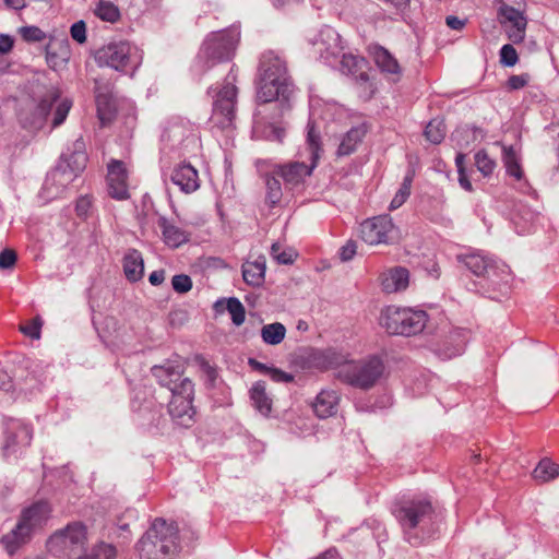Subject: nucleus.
<instances>
[{"mask_svg": "<svg viewBox=\"0 0 559 559\" xmlns=\"http://www.w3.org/2000/svg\"><path fill=\"white\" fill-rule=\"evenodd\" d=\"M392 513L397 521L404 539L412 546H419L432 537L436 527V511L427 498H403L395 502Z\"/></svg>", "mask_w": 559, "mask_h": 559, "instance_id": "nucleus-1", "label": "nucleus"}, {"mask_svg": "<svg viewBox=\"0 0 559 559\" xmlns=\"http://www.w3.org/2000/svg\"><path fill=\"white\" fill-rule=\"evenodd\" d=\"M292 93L286 61L272 50L263 52L259 63L258 103H272L280 97L287 100Z\"/></svg>", "mask_w": 559, "mask_h": 559, "instance_id": "nucleus-2", "label": "nucleus"}, {"mask_svg": "<svg viewBox=\"0 0 559 559\" xmlns=\"http://www.w3.org/2000/svg\"><path fill=\"white\" fill-rule=\"evenodd\" d=\"M307 129L306 146L299 153L300 157L306 159L277 165L274 168V174L281 177L289 189L302 187L306 179L311 176L321 157L322 148L320 134L310 122Z\"/></svg>", "mask_w": 559, "mask_h": 559, "instance_id": "nucleus-3", "label": "nucleus"}, {"mask_svg": "<svg viewBox=\"0 0 559 559\" xmlns=\"http://www.w3.org/2000/svg\"><path fill=\"white\" fill-rule=\"evenodd\" d=\"M140 559H174L179 551L178 527L155 519L138 543Z\"/></svg>", "mask_w": 559, "mask_h": 559, "instance_id": "nucleus-4", "label": "nucleus"}, {"mask_svg": "<svg viewBox=\"0 0 559 559\" xmlns=\"http://www.w3.org/2000/svg\"><path fill=\"white\" fill-rule=\"evenodd\" d=\"M464 266L480 278L479 285L484 293L502 292L509 286L511 275L509 266L497 262L479 252L457 257Z\"/></svg>", "mask_w": 559, "mask_h": 559, "instance_id": "nucleus-5", "label": "nucleus"}, {"mask_svg": "<svg viewBox=\"0 0 559 559\" xmlns=\"http://www.w3.org/2000/svg\"><path fill=\"white\" fill-rule=\"evenodd\" d=\"M51 510L47 502L39 501L25 509L15 527L3 535L1 543L9 554H13L21 545L27 543L36 528L49 518Z\"/></svg>", "mask_w": 559, "mask_h": 559, "instance_id": "nucleus-6", "label": "nucleus"}, {"mask_svg": "<svg viewBox=\"0 0 559 559\" xmlns=\"http://www.w3.org/2000/svg\"><path fill=\"white\" fill-rule=\"evenodd\" d=\"M427 319L424 310L389 306L381 311L379 323L390 334L411 336L425 329Z\"/></svg>", "mask_w": 559, "mask_h": 559, "instance_id": "nucleus-7", "label": "nucleus"}, {"mask_svg": "<svg viewBox=\"0 0 559 559\" xmlns=\"http://www.w3.org/2000/svg\"><path fill=\"white\" fill-rule=\"evenodd\" d=\"M239 36V31L236 27L212 33L203 43L199 53V62L202 63L201 72H205L218 62L230 60Z\"/></svg>", "mask_w": 559, "mask_h": 559, "instance_id": "nucleus-8", "label": "nucleus"}, {"mask_svg": "<svg viewBox=\"0 0 559 559\" xmlns=\"http://www.w3.org/2000/svg\"><path fill=\"white\" fill-rule=\"evenodd\" d=\"M236 80L237 75L230 68L222 86L218 90L210 87L207 91L209 94L214 93L211 121L221 129L230 128L236 116Z\"/></svg>", "mask_w": 559, "mask_h": 559, "instance_id": "nucleus-9", "label": "nucleus"}, {"mask_svg": "<svg viewBox=\"0 0 559 559\" xmlns=\"http://www.w3.org/2000/svg\"><path fill=\"white\" fill-rule=\"evenodd\" d=\"M385 370L379 356H370L364 360L343 365L338 368L337 378L354 388L369 390L381 379Z\"/></svg>", "mask_w": 559, "mask_h": 559, "instance_id": "nucleus-10", "label": "nucleus"}, {"mask_svg": "<svg viewBox=\"0 0 559 559\" xmlns=\"http://www.w3.org/2000/svg\"><path fill=\"white\" fill-rule=\"evenodd\" d=\"M86 542V526L80 522H74L68 524L66 528L52 534L47 542V548L51 554L58 557H79Z\"/></svg>", "mask_w": 559, "mask_h": 559, "instance_id": "nucleus-11", "label": "nucleus"}, {"mask_svg": "<svg viewBox=\"0 0 559 559\" xmlns=\"http://www.w3.org/2000/svg\"><path fill=\"white\" fill-rule=\"evenodd\" d=\"M95 60L99 67H109L116 71L132 72L140 66L141 58L135 48L127 41L109 43L96 51Z\"/></svg>", "mask_w": 559, "mask_h": 559, "instance_id": "nucleus-12", "label": "nucleus"}, {"mask_svg": "<svg viewBox=\"0 0 559 559\" xmlns=\"http://www.w3.org/2000/svg\"><path fill=\"white\" fill-rule=\"evenodd\" d=\"M193 397L194 384L189 378H182L179 384L174 385L168 413L176 425L181 427L193 425L195 416Z\"/></svg>", "mask_w": 559, "mask_h": 559, "instance_id": "nucleus-13", "label": "nucleus"}, {"mask_svg": "<svg viewBox=\"0 0 559 559\" xmlns=\"http://www.w3.org/2000/svg\"><path fill=\"white\" fill-rule=\"evenodd\" d=\"M3 435L2 453L7 459L21 454L31 444L33 438L32 428L14 418L5 420Z\"/></svg>", "mask_w": 559, "mask_h": 559, "instance_id": "nucleus-14", "label": "nucleus"}, {"mask_svg": "<svg viewBox=\"0 0 559 559\" xmlns=\"http://www.w3.org/2000/svg\"><path fill=\"white\" fill-rule=\"evenodd\" d=\"M162 141L170 148L189 152L197 146L198 135L194 127L181 118L171 119L164 129Z\"/></svg>", "mask_w": 559, "mask_h": 559, "instance_id": "nucleus-15", "label": "nucleus"}, {"mask_svg": "<svg viewBox=\"0 0 559 559\" xmlns=\"http://www.w3.org/2000/svg\"><path fill=\"white\" fill-rule=\"evenodd\" d=\"M359 231L361 239L370 246L389 243L392 240L394 224L389 215H379L364 221Z\"/></svg>", "mask_w": 559, "mask_h": 559, "instance_id": "nucleus-16", "label": "nucleus"}, {"mask_svg": "<svg viewBox=\"0 0 559 559\" xmlns=\"http://www.w3.org/2000/svg\"><path fill=\"white\" fill-rule=\"evenodd\" d=\"M58 99L59 95L56 92V94L45 96L32 110H23L20 114V122L22 127L32 132L41 130L46 126L48 116Z\"/></svg>", "mask_w": 559, "mask_h": 559, "instance_id": "nucleus-17", "label": "nucleus"}, {"mask_svg": "<svg viewBox=\"0 0 559 559\" xmlns=\"http://www.w3.org/2000/svg\"><path fill=\"white\" fill-rule=\"evenodd\" d=\"M500 22L508 33V37L514 44L523 41L527 21L524 13L507 3H502L498 10Z\"/></svg>", "mask_w": 559, "mask_h": 559, "instance_id": "nucleus-18", "label": "nucleus"}, {"mask_svg": "<svg viewBox=\"0 0 559 559\" xmlns=\"http://www.w3.org/2000/svg\"><path fill=\"white\" fill-rule=\"evenodd\" d=\"M316 52L325 62L331 59H336L341 56L344 47L341 41V36L331 26H324L320 29L316 40L313 41Z\"/></svg>", "mask_w": 559, "mask_h": 559, "instance_id": "nucleus-19", "label": "nucleus"}, {"mask_svg": "<svg viewBox=\"0 0 559 559\" xmlns=\"http://www.w3.org/2000/svg\"><path fill=\"white\" fill-rule=\"evenodd\" d=\"M107 183L110 197L117 200L129 198L127 169L121 160L111 159L108 164Z\"/></svg>", "mask_w": 559, "mask_h": 559, "instance_id": "nucleus-20", "label": "nucleus"}, {"mask_svg": "<svg viewBox=\"0 0 559 559\" xmlns=\"http://www.w3.org/2000/svg\"><path fill=\"white\" fill-rule=\"evenodd\" d=\"M71 49L68 38L50 37L46 45V61L52 70H61L69 62Z\"/></svg>", "mask_w": 559, "mask_h": 559, "instance_id": "nucleus-21", "label": "nucleus"}, {"mask_svg": "<svg viewBox=\"0 0 559 559\" xmlns=\"http://www.w3.org/2000/svg\"><path fill=\"white\" fill-rule=\"evenodd\" d=\"M170 180L185 193H192L200 188L198 170L191 164L182 163L176 166Z\"/></svg>", "mask_w": 559, "mask_h": 559, "instance_id": "nucleus-22", "label": "nucleus"}, {"mask_svg": "<svg viewBox=\"0 0 559 559\" xmlns=\"http://www.w3.org/2000/svg\"><path fill=\"white\" fill-rule=\"evenodd\" d=\"M379 280L384 293H400L405 290L409 285V272L406 267L394 266L382 272Z\"/></svg>", "mask_w": 559, "mask_h": 559, "instance_id": "nucleus-23", "label": "nucleus"}, {"mask_svg": "<svg viewBox=\"0 0 559 559\" xmlns=\"http://www.w3.org/2000/svg\"><path fill=\"white\" fill-rule=\"evenodd\" d=\"M468 336L463 329L453 330L436 349L442 359H451L464 353Z\"/></svg>", "mask_w": 559, "mask_h": 559, "instance_id": "nucleus-24", "label": "nucleus"}, {"mask_svg": "<svg viewBox=\"0 0 559 559\" xmlns=\"http://www.w3.org/2000/svg\"><path fill=\"white\" fill-rule=\"evenodd\" d=\"M74 179L73 174L68 173L63 164H58L48 175L44 183V189L51 198H59Z\"/></svg>", "mask_w": 559, "mask_h": 559, "instance_id": "nucleus-25", "label": "nucleus"}, {"mask_svg": "<svg viewBox=\"0 0 559 559\" xmlns=\"http://www.w3.org/2000/svg\"><path fill=\"white\" fill-rule=\"evenodd\" d=\"M371 56L380 71L391 76L393 82H396L402 73V69L397 60L382 46H374L371 48Z\"/></svg>", "mask_w": 559, "mask_h": 559, "instance_id": "nucleus-26", "label": "nucleus"}, {"mask_svg": "<svg viewBox=\"0 0 559 559\" xmlns=\"http://www.w3.org/2000/svg\"><path fill=\"white\" fill-rule=\"evenodd\" d=\"M86 163L87 155L85 153V143L82 139L75 140L71 153H63L59 162V164H63L67 167L68 173L73 174L74 178L85 168Z\"/></svg>", "mask_w": 559, "mask_h": 559, "instance_id": "nucleus-27", "label": "nucleus"}, {"mask_svg": "<svg viewBox=\"0 0 559 559\" xmlns=\"http://www.w3.org/2000/svg\"><path fill=\"white\" fill-rule=\"evenodd\" d=\"M311 365L320 370H328L345 365V356L334 348L312 349L309 355Z\"/></svg>", "mask_w": 559, "mask_h": 559, "instance_id": "nucleus-28", "label": "nucleus"}, {"mask_svg": "<svg viewBox=\"0 0 559 559\" xmlns=\"http://www.w3.org/2000/svg\"><path fill=\"white\" fill-rule=\"evenodd\" d=\"M242 278L253 287H260L265 280L266 259L263 254L258 255L253 261H246L242 264Z\"/></svg>", "mask_w": 559, "mask_h": 559, "instance_id": "nucleus-29", "label": "nucleus"}, {"mask_svg": "<svg viewBox=\"0 0 559 559\" xmlns=\"http://www.w3.org/2000/svg\"><path fill=\"white\" fill-rule=\"evenodd\" d=\"M157 225L162 229L164 242L170 248H178L190 239V234L187 230L176 226L164 216L158 218Z\"/></svg>", "mask_w": 559, "mask_h": 559, "instance_id": "nucleus-30", "label": "nucleus"}, {"mask_svg": "<svg viewBox=\"0 0 559 559\" xmlns=\"http://www.w3.org/2000/svg\"><path fill=\"white\" fill-rule=\"evenodd\" d=\"M340 396L334 390H322L316 397L312 407L319 418H328L336 414Z\"/></svg>", "mask_w": 559, "mask_h": 559, "instance_id": "nucleus-31", "label": "nucleus"}, {"mask_svg": "<svg viewBox=\"0 0 559 559\" xmlns=\"http://www.w3.org/2000/svg\"><path fill=\"white\" fill-rule=\"evenodd\" d=\"M512 223L519 235L533 231L535 224L539 221V214L532 211L524 204L516 205L512 214Z\"/></svg>", "mask_w": 559, "mask_h": 559, "instance_id": "nucleus-32", "label": "nucleus"}, {"mask_svg": "<svg viewBox=\"0 0 559 559\" xmlns=\"http://www.w3.org/2000/svg\"><path fill=\"white\" fill-rule=\"evenodd\" d=\"M97 116L103 126L110 123L117 114V104L111 93H97L96 95Z\"/></svg>", "mask_w": 559, "mask_h": 559, "instance_id": "nucleus-33", "label": "nucleus"}, {"mask_svg": "<svg viewBox=\"0 0 559 559\" xmlns=\"http://www.w3.org/2000/svg\"><path fill=\"white\" fill-rule=\"evenodd\" d=\"M123 271L126 277L131 282H136L142 278L144 274V262L142 254L138 250H129L124 255Z\"/></svg>", "mask_w": 559, "mask_h": 559, "instance_id": "nucleus-34", "label": "nucleus"}, {"mask_svg": "<svg viewBox=\"0 0 559 559\" xmlns=\"http://www.w3.org/2000/svg\"><path fill=\"white\" fill-rule=\"evenodd\" d=\"M250 400L253 407L263 416L272 411V399L266 394L265 382L257 381L250 389Z\"/></svg>", "mask_w": 559, "mask_h": 559, "instance_id": "nucleus-35", "label": "nucleus"}, {"mask_svg": "<svg viewBox=\"0 0 559 559\" xmlns=\"http://www.w3.org/2000/svg\"><path fill=\"white\" fill-rule=\"evenodd\" d=\"M365 135L366 129L364 126L353 127L342 138L336 154L338 156L350 155L356 151L358 144L362 141Z\"/></svg>", "mask_w": 559, "mask_h": 559, "instance_id": "nucleus-36", "label": "nucleus"}, {"mask_svg": "<svg viewBox=\"0 0 559 559\" xmlns=\"http://www.w3.org/2000/svg\"><path fill=\"white\" fill-rule=\"evenodd\" d=\"M152 373L159 384L168 388L171 393L174 385L179 384L182 380L180 371L173 366H154Z\"/></svg>", "mask_w": 559, "mask_h": 559, "instance_id": "nucleus-37", "label": "nucleus"}, {"mask_svg": "<svg viewBox=\"0 0 559 559\" xmlns=\"http://www.w3.org/2000/svg\"><path fill=\"white\" fill-rule=\"evenodd\" d=\"M286 332L285 325L281 322L264 324L261 328V338L266 345L275 346L284 341Z\"/></svg>", "mask_w": 559, "mask_h": 559, "instance_id": "nucleus-38", "label": "nucleus"}, {"mask_svg": "<svg viewBox=\"0 0 559 559\" xmlns=\"http://www.w3.org/2000/svg\"><path fill=\"white\" fill-rule=\"evenodd\" d=\"M502 160L509 176L514 177L516 180H521L523 178V170L519 156L512 146L503 147Z\"/></svg>", "mask_w": 559, "mask_h": 559, "instance_id": "nucleus-39", "label": "nucleus"}, {"mask_svg": "<svg viewBox=\"0 0 559 559\" xmlns=\"http://www.w3.org/2000/svg\"><path fill=\"white\" fill-rule=\"evenodd\" d=\"M559 476V465L549 459H543L533 471V477L537 481L547 483Z\"/></svg>", "mask_w": 559, "mask_h": 559, "instance_id": "nucleus-40", "label": "nucleus"}, {"mask_svg": "<svg viewBox=\"0 0 559 559\" xmlns=\"http://www.w3.org/2000/svg\"><path fill=\"white\" fill-rule=\"evenodd\" d=\"M116 555L117 550L115 546L100 542L79 555V559H115Z\"/></svg>", "mask_w": 559, "mask_h": 559, "instance_id": "nucleus-41", "label": "nucleus"}, {"mask_svg": "<svg viewBox=\"0 0 559 559\" xmlns=\"http://www.w3.org/2000/svg\"><path fill=\"white\" fill-rule=\"evenodd\" d=\"M275 174L272 176H266L265 186H266V202L271 206H275L280 203L283 197L282 185L280 179Z\"/></svg>", "mask_w": 559, "mask_h": 559, "instance_id": "nucleus-42", "label": "nucleus"}, {"mask_svg": "<svg viewBox=\"0 0 559 559\" xmlns=\"http://www.w3.org/2000/svg\"><path fill=\"white\" fill-rule=\"evenodd\" d=\"M447 130L443 120L432 119L425 128L424 134L432 144H439L443 141Z\"/></svg>", "mask_w": 559, "mask_h": 559, "instance_id": "nucleus-43", "label": "nucleus"}, {"mask_svg": "<svg viewBox=\"0 0 559 559\" xmlns=\"http://www.w3.org/2000/svg\"><path fill=\"white\" fill-rule=\"evenodd\" d=\"M412 182H413V173L408 171L406 174V176L404 177L400 189L397 190V192L395 193V195L393 197V199L390 203V210H396L405 203V201L411 195Z\"/></svg>", "mask_w": 559, "mask_h": 559, "instance_id": "nucleus-44", "label": "nucleus"}, {"mask_svg": "<svg viewBox=\"0 0 559 559\" xmlns=\"http://www.w3.org/2000/svg\"><path fill=\"white\" fill-rule=\"evenodd\" d=\"M95 14L103 21L110 23L116 22L120 16L118 8L112 2L105 0H99L95 8Z\"/></svg>", "mask_w": 559, "mask_h": 559, "instance_id": "nucleus-45", "label": "nucleus"}, {"mask_svg": "<svg viewBox=\"0 0 559 559\" xmlns=\"http://www.w3.org/2000/svg\"><path fill=\"white\" fill-rule=\"evenodd\" d=\"M226 309L230 314L231 321L235 325H241L246 320V309L241 301L236 297L227 299Z\"/></svg>", "mask_w": 559, "mask_h": 559, "instance_id": "nucleus-46", "label": "nucleus"}, {"mask_svg": "<svg viewBox=\"0 0 559 559\" xmlns=\"http://www.w3.org/2000/svg\"><path fill=\"white\" fill-rule=\"evenodd\" d=\"M271 255L278 264H293L298 257L294 249L282 250V246L278 242H274L271 246Z\"/></svg>", "mask_w": 559, "mask_h": 559, "instance_id": "nucleus-47", "label": "nucleus"}, {"mask_svg": "<svg viewBox=\"0 0 559 559\" xmlns=\"http://www.w3.org/2000/svg\"><path fill=\"white\" fill-rule=\"evenodd\" d=\"M71 107H72V102L67 98L61 99L56 104L50 129L57 128L64 122V120L67 119V117L69 115Z\"/></svg>", "mask_w": 559, "mask_h": 559, "instance_id": "nucleus-48", "label": "nucleus"}, {"mask_svg": "<svg viewBox=\"0 0 559 559\" xmlns=\"http://www.w3.org/2000/svg\"><path fill=\"white\" fill-rule=\"evenodd\" d=\"M19 34L26 43H41L47 38V34L35 25L21 27Z\"/></svg>", "mask_w": 559, "mask_h": 559, "instance_id": "nucleus-49", "label": "nucleus"}, {"mask_svg": "<svg viewBox=\"0 0 559 559\" xmlns=\"http://www.w3.org/2000/svg\"><path fill=\"white\" fill-rule=\"evenodd\" d=\"M475 164L484 176L490 175L496 166L495 160L491 159L485 151H479L475 154Z\"/></svg>", "mask_w": 559, "mask_h": 559, "instance_id": "nucleus-50", "label": "nucleus"}, {"mask_svg": "<svg viewBox=\"0 0 559 559\" xmlns=\"http://www.w3.org/2000/svg\"><path fill=\"white\" fill-rule=\"evenodd\" d=\"M519 60L518 52L515 48L510 45L506 44L500 49V62L506 67H513L516 64Z\"/></svg>", "mask_w": 559, "mask_h": 559, "instance_id": "nucleus-51", "label": "nucleus"}, {"mask_svg": "<svg viewBox=\"0 0 559 559\" xmlns=\"http://www.w3.org/2000/svg\"><path fill=\"white\" fill-rule=\"evenodd\" d=\"M173 289L179 294H186L192 288V280L186 274H177L171 278Z\"/></svg>", "mask_w": 559, "mask_h": 559, "instance_id": "nucleus-52", "label": "nucleus"}, {"mask_svg": "<svg viewBox=\"0 0 559 559\" xmlns=\"http://www.w3.org/2000/svg\"><path fill=\"white\" fill-rule=\"evenodd\" d=\"M20 330L24 335L33 340H38L40 337L41 320L39 318H35L22 325Z\"/></svg>", "mask_w": 559, "mask_h": 559, "instance_id": "nucleus-53", "label": "nucleus"}, {"mask_svg": "<svg viewBox=\"0 0 559 559\" xmlns=\"http://www.w3.org/2000/svg\"><path fill=\"white\" fill-rule=\"evenodd\" d=\"M71 37L79 44L86 41V24L84 21H78L70 28Z\"/></svg>", "mask_w": 559, "mask_h": 559, "instance_id": "nucleus-54", "label": "nucleus"}, {"mask_svg": "<svg viewBox=\"0 0 559 559\" xmlns=\"http://www.w3.org/2000/svg\"><path fill=\"white\" fill-rule=\"evenodd\" d=\"M356 252H357V242L353 239H349L346 241V243L344 246L341 247L340 252H338L340 259L343 262H348L355 257Z\"/></svg>", "mask_w": 559, "mask_h": 559, "instance_id": "nucleus-55", "label": "nucleus"}, {"mask_svg": "<svg viewBox=\"0 0 559 559\" xmlns=\"http://www.w3.org/2000/svg\"><path fill=\"white\" fill-rule=\"evenodd\" d=\"M17 260V255L12 249H4L0 252V269H12Z\"/></svg>", "mask_w": 559, "mask_h": 559, "instance_id": "nucleus-56", "label": "nucleus"}, {"mask_svg": "<svg viewBox=\"0 0 559 559\" xmlns=\"http://www.w3.org/2000/svg\"><path fill=\"white\" fill-rule=\"evenodd\" d=\"M528 74L511 75L508 80V87L514 91L523 88L528 83Z\"/></svg>", "mask_w": 559, "mask_h": 559, "instance_id": "nucleus-57", "label": "nucleus"}, {"mask_svg": "<svg viewBox=\"0 0 559 559\" xmlns=\"http://www.w3.org/2000/svg\"><path fill=\"white\" fill-rule=\"evenodd\" d=\"M269 377L274 382H283V383H289L294 380V376L290 373H287L281 369L272 367L271 372L269 373Z\"/></svg>", "mask_w": 559, "mask_h": 559, "instance_id": "nucleus-58", "label": "nucleus"}, {"mask_svg": "<svg viewBox=\"0 0 559 559\" xmlns=\"http://www.w3.org/2000/svg\"><path fill=\"white\" fill-rule=\"evenodd\" d=\"M91 200L88 197H81L76 201L75 211L79 216H85L91 207Z\"/></svg>", "mask_w": 559, "mask_h": 559, "instance_id": "nucleus-59", "label": "nucleus"}, {"mask_svg": "<svg viewBox=\"0 0 559 559\" xmlns=\"http://www.w3.org/2000/svg\"><path fill=\"white\" fill-rule=\"evenodd\" d=\"M341 56H342V61H341L342 70L343 71L347 70L348 72H353V68L357 67V58L352 55H345L343 52L341 53Z\"/></svg>", "mask_w": 559, "mask_h": 559, "instance_id": "nucleus-60", "label": "nucleus"}, {"mask_svg": "<svg viewBox=\"0 0 559 559\" xmlns=\"http://www.w3.org/2000/svg\"><path fill=\"white\" fill-rule=\"evenodd\" d=\"M445 24L451 29L461 31L466 25V20L460 19L454 15H449L445 17Z\"/></svg>", "mask_w": 559, "mask_h": 559, "instance_id": "nucleus-61", "label": "nucleus"}, {"mask_svg": "<svg viewBox=\"0 0 559 559\" xmlns=\"http://www.w3.org/2000/svg\"><path fill=\"white\" fill-rule=\"evenodd\" d=\"M13 38L10 35L0 34V53L4 55L12 50L13 48Z\"/></svg>", "mask_w": 559, "mask_h": 559, "instance_id": "nucleus-62", "label": "nucleus"}, {"mask_svg": "<svg viewBox=\"0 0 559 559\" xmlns=\"http://www.w3.org/2000/svg\"><path fill=\"white\" fill-rule=\"evenodd\" d=\"M477 131H479V129H469V128H461V129H456L453 133H452V140L456 142L457 145H460V147H463V144L461 143V138H463V135H467L469 134L471 132L473 134H475Z\"/></svg>", "mask_w": 559, "mask_h": 559, "instance_id": "nucleus-63", "label": "nucleus"}, {"mask_svg": "<svg viewBox=\"0 0 559 559\" xmlns=\"http://www.w3.org/2000/svg\"><path fill=\"white\" fill-rule=\"evenodd\" d=\"M248 365L255 371H259L261 373H264V374H267L271 372L272 370V367H269L266 366L265 364L263 362H260L259 360H257L255 358H249L248 359Z\"/></svg>", "mask_w": 559, "mask_h": 559, "instance_id": "nucleus-64", "label": "nucleus"}]
</instances>
